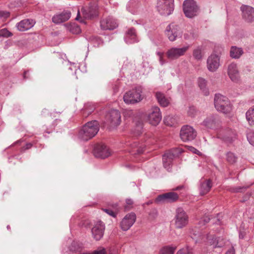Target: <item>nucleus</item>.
Listing matches in <instances>:
<instances>
[{
	"label": "nucleus",
	"instance_id": "nucleus-28",
	"mask_svg": "<svg viewBox=\"0 0 254 254\" xmlns=\"http://www.w3.org/2000/svg\"><path fill=\"white\" fill-rule=\"evenodd\" d=\"M132 150L131 152L132 154H140L144 152L145 145L143 143H140L137 142H134L130 144Z\"/></svg>",
	"mask_w": 254,
	"mask_h": 254
},
{
	"label": "nucleus",
	"instance_id": "nucleus-45",
	"mask_svg": "<svg viewBox=\"0 0 254 254\" xmlns=\"http://www.w3.org/2000/svg\"><path fill=\"white\" fill-rule=\"evenodd\" d=\"M12 35V33L6 28L0 30V37H9Z\"/></svg>",
	"mask_w": 254,
	"mask_h": 254
},
{
	"label": "nucleus",
	"instance_id": "nucleus-35",
	"mask_svg": "<svg viewBox=\"0 0 254 254\" xmlns=\"http://www.w3.org/2000/svg\"><path fill=\"white\" fill-rule=\"evenodd\" d=\"M246 117L249 124L250 125H254V105L247 111Z\"/></svg>",
	"mask_w": 254,
	"mask_h": 254
},
{
	"label": "nucleus",
	"instance_id": "nucleus-27",
	"mask_svg": "<svg viewBox=\"0 0 254 254\" xmlns=\"http://www.w3.org/2000/svg\"><path fill=\"white\" fill-rule=\"evenodd\" d=\"M212 186V181L210 179L205 180L200 183L199 190L200 194L203 195L207 193Z\"/></svg>",
	"mask_w": 254,
	"mask_h": 254
},
{
	"label": "nucleus",
	"instance_id": "nucleus-5",
	"mask_svg": "<svg viewBox=\"0 0 254 254\" xmlns=\"http://www.w3.org/2000/svg\"><path fill=\"white\" fill-rule=\"evenodd\" d=\"M157 9L162 15H170L174 9V0H158Z\"/></svg>",
	"mask_w": 254,
	"mask_h": 254
},
{
	"label": "nucleus",
	"instance_id": "nucleus-38",
	"mask_svg": "<svg viewBox=\"0 0 254 254\" xmlns=\"http://www.w3.org/2000/svg\"><path fill=\"white\" fill-rule=\"evenodd\" d=\"M248 187H232L228 189V190L232 193L243 192L245 191Z\"/></svg>",
	"mask_w": 254,
	"mask_h": 254
},
{
	"label": "nucleus",
	"instance_id": "nucleus-33",
	"mask_svg": "<svg viewBox=\"0 0 254 254\" xmlns=\"http://www.w3.org/2000/svg\"><path fill=\"white\" fill-rule=\"evenodd\" d=\"M164 122L168 126H174L178 123V119L176 116L168 115L164 118Z\"/></svg>",
	"mask_w": 254,
	"mask_h": 254
},
{
	"label": "nucleus",
	"instance_id": "nucleus-15",
	"mask_svg": "<svg viewBox=\"0 0 254 254\" xmlns=\"http://www.w3.org/2000/svg\"><path fill=\"white\" fill-rule=\"evenodd\" d=\"M105 229L104 223L101 221H97L91 229L93 238L96 241L100 240L103 237Z\"/></svg>",
	"mask_w": 254,
	"mask_h": 254
},
{
	"label": "nucleus",
	"instance_id": "nucleus-58",
	"mask_svg": "<svg viewBox=\"0 0 254 254\" xmlns=\"http://www.w3.org/2000/svg\"><path fill=\"white\" fill-rule=\"evenodd\" d=\"M33 146V144L31 143H26V144L25 145V147H24V150H27V149H30V148H31V147Z\"/></svg>",
	"mask_w": 254,
	"mask_h": 254
},
{
	"label": "nucleus",
	"instance_id": "nucleus-53",
	"mask_svg": "<svg viewBox=\"0 0 254 254\" xmlns=\"http://www.w3.org/2000/svg\"><path fill=\"white\" fill-rule=\"evenodd\" d=\"M9 14V12L3 11H0V17L6 18L8 16Z\"/></svg>",
	"mask_w": 254,
	"mask_h": 254
},
{
	"label": "nucleus",
	"instance_id": "nucleus-1",
	"mask_svg": "<svg viewBox=\"0 0 254 254\" xmlns=\"http://www.w3.org/2000/svg\"><path fill=\"white\" fill-rule=\"evenodd\" d=\"M99 125L98 122L93 120L87 122L79 130L78 138L83 141H88L93 138L99 131Z\"/></svg>",
	"mask_w": 254,
	"mask_h": 254
},
{
	"label": "nucleus",
	"instance_id": "nucleus-16",
	"mask_svg": "<svg viewBox=\"0 0 254 254\" xmlns=\"http://www.w3.org/2000/svg\"><path fill=\"white\" fill-rule=\"evenodd\" d=\"M93 152L96 157L102 159L109 157L111 154L109 148L106 145L102 144L95 145Z\"/></svg>",
	"mask_w": 254,
	"mask_h": 254
},
{
	"label": "nucleus",
	"instance_id": "nucleus-31",
	"mask_svg": "<svg viewBox=\"0 0 254 254\" xmlns=\"http://www.w3.org/2000/svg\"><path fill=\"white\" fill-rule=\"evenodd\" d=\"M198 85L200 90L205 96H208L209 94V90L206 87V81L203 78L199 77L197 80Z\"/></svg>",
	"mask_w": 254,
	"mask_h": 254
},
{
	"label": "nucleus",
	"instance_id": "nucleus-10",
	"mask_svg": "<svg viewBox=\"0 0 254 254\" xmlns=\"http://www.w3.org/2000/svg\"><path fill=\"white\" fill-rule=\"evenodd\" d=\"M179 199L177 193L171 191L159 195L155 199L156 203H172L177 201Z\"/></svg>",
	"mask_w": 254,
	"mask_h": 254
},
{
	"label": "nucleus",
	"instance_id": "nucleus-50",
	"mask_svg": "<svg viewBox=\"0 0 254 254\" xmlns=\"http://www.w3.org/2000/svg\"><path fill=\"white\" fill-rule=\"evenodd\" d=\"M103 210L113 217H116L117 213L110 208H104Z\"/></svg>",
	"mask_w": 254,
	"mask_h": 254
},
{
	"label": "nucleus",
	"instance_id": "nucleus-60",
	"mask_svg": "<svg viewBox=\"0 0 254 254\" xmlns=\"http://www.w3.org/2000/svg\"><path fill=\"white\" fill-rule=\"evenodd\" d=\"M159 62L161 65H163L166 63V61L163 59V57H160L159 58Z\"/></svg>",
	"mask_w": 254,
	"mask_h": 254
},
{
	"label": "nucleus",
	"instance_id": "nucleus-61",
	"mask_svg": "<svg viewBox=\"0 0 254 254\" xmlns=\"http://www.w3.org/2000/svg\"><path fill=\"white\" fill-rule=\"evenodd\" d=\"M80 18V11L79 10H78L77 16L75 18L76 20H79Z\"/></svg>",
	"mask_w": 254,
	"mask_h": 254
},
{
	"label": "nucleus",
	"instance_id": "nucleus-9",
	"mask_svg": "<svg viewBox=\"0 0 254 254\" xmlns=\"http://www.w3.org/2000/svg\"><path fill=\"white\" fill-rule=\"evenodd\" d=\"M236 133L232 129H221L218 134V138L227 143H232L236 138Z\"/></svg>",
	"mask_w": 254,
	"mask_h": 254
},
{
	"label": "nucleus",
	"instance_id": "nucleus-14",
	"mask_svg": "<svg viewBox=\"0 0 254 254\" xmlns=\"http://www.w3.org/2000/svg\"><path fill=\"white\" fill-rule=\"evenodd\" d=\"M136 220V215L133 212L127 214L120 222V227L123 231H126L133 225Z\"/></svg>",
	"mask_w": 254,
	"mask_h": 254
},
{
	"label": "nucleus",
	"instance_id": "nucleus-41",
	"mask_svg": "<svg viewBox=\"0 0 254 254\" xmlns=\"http://www.w3.org/2000/svg\"><path fill=\"white\" fill-rule=\"evenodd\" d=\"M247 138L249 142L254 146V131L250 130L247 133Z\"/></svg>",
	"mask_w": 254,
	"mask_h": 254
},
{
	"label": "nucleus",
	"instance_id": "nucleus-56",
	"mask_svg": "<svg viewBox=\"0 0 254 254\" xmlns=\"http://www.w3.org/2000/svg\"><path fill=\"white\" fill-rule=\"evenodd\" d=\"M245 236H246V232L245 231H240L239 232V238L240 239H244L245 237Z\"/></svg>",
	"mask_w": 254,
	"mask_h": 254
},
{
	"label": "nucleus",
	"instance_id": "nucleus-17",
	"mask_svg": "<svg viewBox=\"0 0 254 254\" xmlns=\"http://www.w3.org/2000/svg\"><path fill=\"white\" fill-rule=\"evenodd\" d=\"M202 124L208 128L216 129L219 126L220 120L217 115H211L203 121Z\"/></svg>",
	"mask_w": 254,
	"mask_h": 254
},
{
	"label": "nucleus",
	"instance_id": "nucleus-42",
	"mask_svg": "<svg viewBox=\"0 0 254 254\" xmlns=\"http://www.w3.org/2000/svg\"><path fill=\"white\" fill-rule=\"evenodd\" d=\"M215 243L213 247V248H222L225 245L224 240L221 237H217Z\"/></svg>",
	"mask_w": 254,
	"mask_h": 254
},
{
	"label": "nucleus",
	"instance_id": "nucleus-57",
	"mask_svg": "<svg viewBox=\"0 0 254 254\" xmlns=\"http://www.w3.org/2000/svg\"><path fill=\"white\" fill-rule=\"evenodd\" d=\"M191 117H193L195 115H196L198 111L196 110V109L193 107L191 106Z\"/></svg>",
	"mask_w": 254,
	"mask_h": 254
},
{
	"label": "nucleus",
	"instance_id": "nucleus-2",
	"mask_svg": "<svg viewBox=\"0 0 254 254\" xmlns=\"http://www.w3.org/2000/svg\"><path fill=\"white\" fill-rule=\"evenodd\" d=\"M214 106L216 109L224 114L230 113L232 106L228 99L220 94H216L214 99Z\"/></svg>",
	"mask_w": 254,
	"mask_h": 254
},
{
	"label": "nucleus",
	"instance_id": "nucleus-36",
	"mask_svg": "<svg viewBox=\"0 0 254 254\" xmlns=\"http://www.w3.org/2000/svg\"><path fill=\"white\" fill-rule=\"evenodd\" d=\"M183 9L185 16L190 18V0H185L184 1Z\"/></svg>",
	"mask_w": 254,
	"mask_h": 254
},
{
	"label": "nucleus",
	"instance_id": "nucleus-19",
	"mask_svg": "<svg viewBox=\"0 0 254 254\" xmlns=\"http://www.w3.org/2000/svg\"><path fill=\"white\" fill-rule=\"evenodd\" d=\"M243 19L247 22L254 23V8L248 5L241 7Z\"/></svg>",
	"mask_w": 254,
	"mask_h": 254
},
{
	"label": "nucleus",
	"instance_id": "nucleus-52",
	"mask_svg": "<svg viewBox=\"0 0 254 254\" xmlns=\"http://www.w3.org/2000/svg\"><path fill=\"white\" fill-rule=\"evenodd\" d=\"M191 152L197 154L199 156H201L202 155V153L201 152L192 146H191Z\"/></svg>",
	"mask_w": 254,
	"mask_h": 254
},
{
	"label": "nucleus",
	"instance_id": "nucleus-49",
	"mask_svg": "<svg viewBox=\"0 0 254 254\" xmlns=\"http://www.w3.org/2000/svg\"><path fill=\"white\" fill-rule=\"evenodd\" d=\"M189 247L183 248L178 251L176 254H190Z\"/></svg>",
	"mask_w": 254,
	"mask_h": 254
},
{
	"label": "nucleus",
	"instance_id": "nucleus-40",
	"mask_svg": "<svg viewBox=\"0 0 254 254\" xmlns=\"http://www.w3.org/2000/svg\"><path fill=\"white\" fill-rule=\"evenodd\" d=\"M227 161L230 164H234L236 162L237 157L234 153L230 152L227 153L226 155Z\"/></svg>",
	"mask_w": 254,
	"mask_h": 254
},
{
	"label": "nucleus",
	"instance_id": "nucleus-13",
	"mask_svg": "<svg viewBox=\"0 0 254 254\" xmlns=\"http://www.w3.org/2000/svg\"><path fill=\"white\" fill-rule=\"evenodd\" d=\"M121 114L118 110L113 109L106 115V120L111 126H117L121 123Z\"/></svg>",
	"mask_w": 254,
	"mask_h": 254
},
{
	"label": "nucleus",
	"instance_id": "nucleus-62",
	"mask_svg": "<svg viewBox=\"0 0 254 254\" xmlns=\"http://www.w3.org/2000/svg\"><path fill=\"white\" fill-rule=\"evenodd\" d=\"M28 72V70L25 71L24 72L23 77L24 79H26L29 78L28 76H26V74H27Z\"/></svg>",
	"mask_w": 254,
	"mask_h": 254
},
{
	"label": "nucleus",
	"instance_id": "nucleus-8",
	"mask_svg": "<svg viewBox=\"0 0 254 254\" xmlns=\"http://www.w3.org/2000/svg\"><path fill=\"white\" fill-rule=\"evenodd\" d=\"M98 8L95 3H90L81 9L83 17L85 19H92L98 16Z\"/></svg>",
	"mask_w": 254,
	"mask_h": 254
},
{
	"label": "nucleus",
	"instance_id": "nucleus-23",
	"mask_svg": "<svg viewBox=\"0 0 254 254\" xmlns=\"http://www.w3.org/2000/svg\"><path fill=\"white\" fill-rule=\"evenodd\" d=\"M71 16L69 11H64L61 13L56 14L52 17V21L56 24H60L68 20Z\"/></svg>",
	"mask_w": 254,
	"mask_h": 254
},
{
	"label": "nucleus",
	"instance_id": "nucleus-51",
	"mask_svg": "<svg viewBox=\"0 0 254 254\" xmlns=\"http://www.w3.org/2000/svg\"><path fill=\"white\" fill-rule=\"evenodd\" d=\"M217 237L215 236H207V239L208 240V243L211 245L213 246L215 244V241L216 240Z\"/></svg>",
	"mask_w": 254,
	"mask_h": 254
},
{
	"label": "nucleus",
	"instance_id": "nucleus-11",
	"mask_svg": "<svg viewBox=\"0 0 254 254\" xmlns=\"http://www.w3.org/2000/svg\"><path fill=\"white\" fill-rule=\"evenodd\" d=\"M149 123L154 126L158 125L162 119V115L160 108L157 106L152 107L148 115Z\"/></svg>",
	"mask_w": 254,
	"mask_h": 254
},
{
	"label": "nucleus",
	"instance_id": "nucleus-48",
	"mask_svg": "<svg viewBox=\"0 0 254 254\" xmlns=\"http://www.w3.org/2000/svg\"><path fill=\"white\" fill-rule=\"evenodd\" d=\"M80 249V246L76 242L73 241L69 247V250L72 252H76Z\"/></svg>",
	"mask_w": 254,
	"mask_h": 254
},
{
	"label": "nucleus",
	"instance_id": "nucleus-26",
	"mask_svg": "<svg viewBox=\"0 0 254 254\" xmlns=\"http://www.w3.org/2000/svg\"><path fill=\"white\" fill-rule=\"evenodd\" d=\"M155 96L161 107H166L170 104L169 98L166 97L163 93L157 91L155 92Z\"/></svg>",
	"mask_w": 254,
	"mask_h": 254
},
{
	"label": "nucleus",
	"instance_id": "nucleus-6",
	"mask_svg": "<svg viewBox=\"0 0 254 254\" xmlns=\"http://www.w3.org/2000/svg\"><path fill=\"white\" fill-rule=\"evenodd\" d=\"M175 217V225L176 228L181 229L186 226L189 222V217L183 208L179 207L176 209Z\"/></svg>",
	"mask_w": 254,
	"mask_h": 254
},
{
	"label": "nucleus",
	"instance_id": "nucleus-7",
	"mask_svg": "<svg viewBox=\"0 0 254 254\" xmlns=\"http://www.w3.org/2000/svg\"><path fill=\"white\" fill-rule=\"evenodd\" d=\"M165 32L170 41H175L177 38L181 37L182 35L180 27L174 23L167 26Z\"/></svg>",
	"mask_w": 254,
	"mask_h": 254
},
{
	"label": "nucleus",
	"instance_id": "nucleus-55",
	"mask_svg": "<svg viewBox=\"0 0 254 254\" xmlns=\"http://www.w3.org/2000/svg\"><path fill=\"white\" fill-rule=\"evenodd\" d=\"M196 136V131L194 130V129L191 127V140L193 139Z\"/></svg>",
	"mask_w": 254,
	"mask_h": 254
},
{
	"label": "nucleus",
	"instance_id": "nucleus-46",
	"mask_svg": "<svg viewBox=\"0 0 254 254\" xmlns=\"http://www.w3.org/2000/svg\"><path fill=\"white\" fill-rule=\"evenodd\" d=\"M126 205L125 206V209L126 210H129L132 208L133 204V201L131 198H127L126 200Z\"/></svg>",
	"mask_w": 254,
	"mask_h": 254
},
{
	"label": "nucleus",
	"instance_id": "nucleus-37",
	"mask_svg": "<svg viewBox=\"0 0 254 254\" xmlns=\"http://www.w3.org/2000/svg\"><path fill=\"white\" fill-rule=\"evenodd\" d=\"M176 249V246H166L160 249L159 254H174Z\"/></svg>",
	"mask_w": 254,
	"mask_h": 254
},
{
	"label": "nucleus",
	"instance_id": "nucleus-20",
	"mask_svg": "<svg viewBox=\"0 0 254 254\" xmlns=\"http://www.w3.org/2000/svg\"><path fill=\"white\" fill-rule=\"evenodd\" d=\"M100 26L103 30H113L118 26L116 20L113 17L109 16L100 21Z\"/></svg>",
	"mask_w": 254,
	"mask_h": 254
},
{
	"label": "nucleus",
	"instance_id": "nucleus-59",
	"mask_svg": "<svg viewBox=\"0 0 254 254\" xmlns=\"http://www.w3.org/2000/svg\"><path fill=\"white\" fill-rule=\"evenodd\" d=\"M89 106L91 107L89 109V110H88V111H87L89 113H91L93 111V110L95 109V107L94 105H91L90 104L89 105Z\"/></svg>",
	"mask_w": 254,
	"mask_h": 254
},
{
	"label": "nucleus",
	"instance_id": "nucleus-44",
	"mask_svg": "<svg viewBox=\"0 0 254 254\" xmlns=\"http://www.w3.org/2000/svg\"><path fill=\"white\" fill-rule=\"evenodd\" d=\"M80 254H106V250L104 248L100 247L91 253L86 252Z\"/></svg>",
	"mask_w": 254,
	"mask_h": 254
},
{
	"label": "nucleus",
	"instance_id": "nucleus-54",
	"mask_svg": "<svg viewBox=\"0 0 254 254\" xmlns=\"http://www.w3.org/2000/svg\"><path fill=\"white\" fill-rule=\"evenodd\" d=\"M226 254H235V250L233 247L229 249L226 253Z\"/></svg>",
	"mask_w": 254,
	"mask_h": 254
},
{
	"label": "nucleus",
	"instance_id": "nucleus-63",
	"mask_svg": "<svg viewBox=\"0 0 254 254\" xmlns=\"http://www.w3.org/2000/svg\"><path fill=\"white\" fill-rule=\"evenodd\" d=\"M119 89V86L117 85H115V86L113 87L114 92L115 93L118 91Z\"/></svg>",
	"mask_w": 254,
	"mask_h": 254
},
{
	"label": "nucleus",
	"instance_id": "nucleus-32",
	"mask_svg": "<svg viewBox=\"0 0 254 254\" xmlns=\"http://www.w3.org/2000/svg\"><path fill=\"white\" fill-rule=\"evenodd\" d=\"M143 123L141 121H138L136 122L135 126L132 129L131 132L134 136H137L140 135L142 132Z\"/></svg>",
	"mask_w": 254,
	"mask_h": 254
},
{
	"label": "nucleus",
	"instance_id": "nucleus-29",
	"mask_svg": "<svg viewBox=\"0 0 254 254\" xmlns=\"http://www.w3.org/2000/svg\"><path fill=\"white\" fill-rule=\"evenodd\" d=\"M190 126L189 125L183 126L180 130V137L183 141L190 140Z\"/></svg>",
	"mask_w": 254,
	"mask_h": 254
},
{
	"label": "nucleus",
	"instance_id": "nucleus-34",
	"mask_svg": "<svg viewBox=\"0 0 254 254\" xmlns=\"http://www.w3.org/2000/svg\"><path fill=\"white\" fill-rule=\"evenodd\" d=\"M204 48L202 46H198L193 51V56L195 60H200L203 56Z\"/></svg>",
	"mask_w": 254,
	"mask_h": 254
},
{
	"label": "nucleus",
	"instance_id": "nucleus-3",
	"mask_svg": "<svg viewBox=\"0 0 254 254\" xmlns=\"http://www.w3.org/2000/svg\"><path fill=\"white\" fill-rule=\"evenodd\" d=\"M183 152L181 148H174L167 151L162 157L163 166L168 171H171L175 158Z\"/></svg>",
	"mask_w": 254,
	"mask_h": 254
},
{
	"label": "nucleus",
	"instance_id": "nucleus-30",
	"mask_svg": "<svg viewBox=\"0 0 254 254\" xmlns=\"http://www.w3.org/2000/svg\"><path fill=\"white\" fill-rule=\"evenodd\" d=\"M244 54L242 48L237 46H232L230 51V56L232 59H238Z\"/></svg>",
	"mask_w": 254,
	"mask_h": 254
},
{
	"label": "nucleus",
	"instance_id": "nucleus-64",
	"mask_svg": "<svg viewBox=\"0 0 254 254\" xmlns=\"http://www.w3.org/2000/svg\"><path fill=\"white\" fill-rule=\"evenodd\" d=\"M156 54H157V55L159 57V58H160V57H163V54L162 53H161V52H157L156 53Z\"/></svg>",
	"mask_w": 254,
	"mask_h": 254
},
{
	"label": "nucleus",
	"instance_id": "nucleus-25",
	"mask_svg": "<svg viewBox=\"0 0 254 254\" xmlns=\"http://www.w3.org/2000/svg\"><path fill=\"white\" fill-rule=\"evenodd\" d=\"M142 7L141 1L138 0H130L127 4V10L132 14H136Z\"/></svg>",
	"mask_w": 254,
	"mask_h": 254
},
{
	"label": "nucleus",
	"instance_id": "nucleus-4",
	"mask_svg": "<svg viewBox=\"0 0 254 254\" xmlns=\"http://www.w3.org/2000/svg\"><path fill=\"white\" fill-rule=\"evenodd\" d=\"M142 89L141 87H136L126 92L124 95V101L127 104H134L140 102L141 97Z\"/></svg>",
	"mask_w": 254,
	"mask_h": 254
},
{
	"label": "nucleus",
	"instance_id": "nucleus-18",
	"mask_svg": "<svg viewBox=\"0 0 254 254\" xmlns=\"http://www.w3.org/2000/svg\"><path fill=\"white\" fill-rule=\"evenodd\" d=\"M220 65V57L219 55L212 54L207 60V67L209 71H215Z\"/></svg>",
	"mask_w": 254,
	"mask_h": 254
},
{
	"label": "nucleus",
	"instance_id": "nucleus-24",
	"mask_svg": "<svg viewBox=\"0 0 254 254\" xmlns=\"http://www.w3.org/2000/svg\"><path fill=\"white\" fill-rule=\"evenodd\" d=\"M228 74L233 82H237L239 80V74L236 64L233 63L228 65Z\"/></svg>",
	"mask_w": 254,
	"mask_h": 254
},
{
	"label": "nucleus",
	"instance_id": "nucleus-43",
	"mask_svg": "<svg viewBox=\"0 0 254 254\" xmlns=\"http://www.w3.org/2000/svg\"><path fill=\"white\" fill-rule=\"evenodd\" d=\"M69 30L71 33L75 34H79L81 31L80 27L76 24L71 25L69 28Z\"/></svg>",
	"mask_w": 254,
	"mask_h": 254
},
{
	"label": "nucleus",
	"instance_id": "nucleus-12",
	"mask_svg": "<svg viewBox=\"0 0 254 254\" xmlns=\"http://www.w3.org/2000/svg\"><path fill=\"white\" fill-rule=\"evenodd\" d=\"M188 49V47H183L182 48L172 47L167 51L166 56L169 60H176L184 55Z\"/></svg>",
	"mask_w": 254,
	"mask_h": 254
},
{
	"label": "nucleus",
	"instance_id": "nucleus-39",
	"mask_svg": "<svg viewBox=\"0 0 254 254\" xmlns=\"http://www.w3.org/2000/svg\"><path fill=\"white\" fill-rule=\"evenodd\" d=\"M199 7L194 0H191V18L198 15Z\"/></svg>",
	"mask_w": 254,
	"mask_h": 254
},
{
	"label": "nucleus",
	"instance_id": "nucleus-21",
	"mask_svg": "<svg viewBox=\"0 0 254 254\" xmlns=\"http://www.w3.org/2000/svg\"><path fill=\"white\" fill-rule=\"evenodd\" d=\"M35 22L32 19H25L16 24L17 29L20 32L27 31L33 27Z\"/></svg>",
	"mask_w": 254,
	"mask_h": 254
},
{
	"label": "nucleus",
	"instance_id": "nucleus-22",
	"mask_svg": "<svg viewBox=\"0 0 254 254\" xmlns=\"http://www.w3.org/2000/svg\"><path fill=\"white\" fill-rule=\"evenodd\" d=\"M124 40L127 44H133L139 41L136 30L134 28H130L126 31Z\"/></svg>",
	"mask_w": 254,
	"mask_h": 254
},
{
	"label": "nucleus",
	"instance_id": "nucleus-47",
	"mask_svg": "<svg viewBox=\"0 0 254 254\" xmlns=\"http://www.w3.org/2000/svg\"><path fill=\"white\" fill-rule=\"evenodd\" d=\"M211 219L212 218H210V216H204L203 218H201V219L198 222V224L200 225V227L205 225L206 224L208 223Z\"/></svg>",
	"mask_w": 254,
	"mask_h": 254
}]
</instances>
